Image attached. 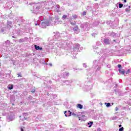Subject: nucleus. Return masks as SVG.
<instances>
[{
    "instance_id": "nucleus-1",
    "label": "nucleus",
    "mask_w": 131,
    "mask_h": 131,
    "mask_svg": "<svg viewBox=\"0 0 131 131\" xmlns=\"http://www.w3.org/2000/svg\"><path fill=\"white\" fill-rule=\"evenodd\" d=\"M54 18L53 17H51L50 19L47 22H41L39 24V26L42 27V28H46L47 26H53L54 24H55V21H53Z\"/></svg>"
},
{
    "instance_id": "nucleus-2",
    "label": "nucleus",
    "mask_w": 131,
    "mask_h": 131,
    "mask_svg": "<svg viewBox=\"0 0 131 131\" xmlns=\"http://www.w3.org/2000/svg\"><path fill=\"white\" fill-rule=\"evenodd\" d=\"M7 116V120L8 122L10 121H13L15 119V116H14V113L9 112L6 115Z\"/></svg>"
},
{
    "instance_id": "nucleus-3",
    "label": "nucleus",
    "mask_w": 131,
    "mask_h": 131,
    "mask_svg": "<svg viewBox=\"0 0 131 131\" xmlns=\"http://www.w3.org/2000/svg\"><path fill=\"white\" fill-rule=\"evenodd\" d=\"M64 114L66 117H68L69 116H71V114H72V113L70 112V111H68V112L66 111H64Z\"/></svg>"
},
{
    "instance_id": "nucleus-4",
    "label": "nucleus",
    "mask_w": 131,
    "mask_h": 131,
    "mask_svg": "<svg viewBox=\"0 0 131 131\" xmlns=\"http://www.w3.org/2000/svg\"><path fill=\"white\" fill-rule=\"evenodd\" d=\"M73 30L74 31H75L76 33H78V32L80 31L79 29H78V27L77 26H75L73 28Z\"/></svg>"
},
{
    "instance_id": "nucleus-5",
    "label": "nucleus",
    "mask_w": 131,
    "mask_h": 131,
    "mask_svg": "<svg viewBox=\"0 0 131 131\" xmlns=\"http://www.w3.org/2000/svg\"><path fill=\"white\" fill-rule=\"evenodd\" d=\"M62 75L64 78L67 77L69 76V73L63 72V73H62Z\"/></svg>"
},
{
    "instance_id": "nucleus-6",
    "label": "nucleus",
    "mask_w": 131,
    "mask_h": 131,
    "mask_svg": "<svg viewBox=\"0 0 131 131\" xmlns=\"http://www.w3.org/2000/svg\"><path fill=\"white\" fill-rule=\"evenodd\" d=\"M119 72L120 73V74H123L124 75H125V71L122 70H121L120 69H119Z\"/></svg>"
},
{
    "instance_id": "nucleus-7",
    "label": "nucleus",
    "mask_w": 131,
    "mask_h": 131,
    "mask_svg": "<svg viewBox=\"0 0 131 131\" xmlns=\"http://www.w3.org/2000/svg\"><path fill=\"white\" fill-rule=\"evenodd\" d=\"M104 42L105 45H109L110 43V40H109V39H105L104 40Z\"/></svg>"
},
{
    "instance_id": "nucleus-8",
    "label": "nucleus",
    "mask_w": 131,
    "mask_h": 131,
    "mask_svg": "<svg viewBox=\"0 0 131 131\" xmlns=\"http://www.w3.org/2000/svg\"><path fill=\"white\" fill-rule=\"evenodd\" d=\"M77 18V16L76 15H72L71 17L70 20H75Z\"/></svg>"
},
{
    "instance_id": "nucleus-9",
    "label": "nucleus",
    "mask_w": 131,
    "mask_h": 131,
    "mask_svg": "<svg viewBox=\"0 0 131 131\" xmlns=\"http://www.w3.org/2000/svg\"><path fill=\"white\" fill-rule=\"evenodd\" d=\"M34 47H35V49H36L37 50H40V51H41V50H42V48H40L39 47V46L35 45Z\"/></svg>"
},
{
    "instance_id": "nucleus-10",
    "label": "nucleus",
    "mask_w": 131,
    "mask_h": 131,
    "mask_svg": "<svg viewBox=\"0 0 131 131\" xmlns=\"http://www.w3.org/2000/svg\"><path fill=\"white\" fill-rule=\"evenodd\" d=\"M77 108H79V109H82L83 108V106L80 104H77Z\"/></svg>"
},
{
    "instance_id": "nucleus-11",
    "label": "nucleus",
    "mask_w": 131,
    "mask_h": 131,
    "mask_svg": "<svg viewBox=\"0 0 131 131\" xmlns=\"http://www.w3.org/2000/svg\"><path fill=\"white\" fill-rule=\"evenodd\" d=\"M84 89H86L85 91H90V90H91V88L88 85L84 86Z\"/></svg>"
},
{
    "instance_id": "nucleus-12",
    "label": "nucleus",
    "mask_w": 131,
    "mask_h": 131,
    "mask_svg": "<svg viewBox=\"0 0 131 131\" xmlns=\"http://www.w3.org/2000/svg\"><path fill=\"white\" fill-rule=\"evenodd\" d=\"M8 88L9 90H13V85L9 84V85H8Z\"/></svg>"
},
{
    "instance_id": "nucleus-13",
    "label": "nucleus",
    "mask_w": 131,
    "mask_h": 131,
    "mask_svg": "<svg viewBox=\"0 0 131 131\" xmlns=\"http://www.w3.org/2000/svg\"><path fill=\"white\" fill-rule=\"evenodd\" d=\"M79 45H77V47L76 48H74V51H78V48H79Z\"/></svg>"
},
{
    "instance_id": "nucleus-14",
    "label": "nucleus",
    "mask_w": 131,
    "mask_h": 131,
    "mask_svg": "<svg viewBox=\"0 0 131 131\" xmlns=\"http://www.w3.org/2000/svg\"><path fill=\"white\" fill-rule=\"evenodd\" d=\"M70 24H71V25H72L73 26H74V25H75V24H76V23L75 21L74 22H72L71 20L70 19Z\"/></svg>"
},
{
    "instance_id": "nucleus-15",
    "label": "nucleus",
    "mask_w": 131,
    "mask_h": 131,
    "mask_svg": "<svg viewBox=\"0 0 131 131\" xmlns=\"http://www.w3.org/2000/svg\"><path fill=\"white\" fill-rule=\"evenodd\" d=\"M72 115L73 116H74L75 117H78V115H77V114H75L74 113H72Z\"/></svg>"
},
{
    "instance_id": "nucleus-16",
    "label": "nucleus",
    "mask_w": 131,
    "mask_h": 131,
    "mask_svg": "<svg viewBox=\"0 0 131 131\" xmlns=\"http://www.w3.org/2000/svg\"><path fill=\"white\" fill-rule=\"evenodd\" d=\"M130 6H129L128 8H126L125 9V11L127 12H129V11L130 10Z\"/></svg>"
},
{
    "instance_id": "nucleus-17",
    "label": "nucleus",
    "mask_w": 131,
    "mask_h": 131,
    "mask_svg": "<svg viewBox=\"0 0 131 131\" xmlns=\"http://www.w3.org/2000/svg\"><path fill=\"white\" fill-rule=\"evenodd\" d=\"M28 115L26 113H24L23 114V116L24 117L25 119H26V117H27Z\"/></svg>"
},
{
    "instance_id": "nucleus-18",
    "label": "nucleus",
    "mask_w": 131,
    "mask_h": 131,
    "mask_svg": "<svg viewBox=\"0 0 131 131\" xmlns=\"http://www.w3.org/2000/svg\"><path fill=\"white\" fill-rule=\"evenodd\" d=\"M123 7V4H119V9H121V8H122Z\"/></svg>"
},
{
    "instance_id": "nucleus-19",
    "label": "nucleus",
    "mask_w": 131,
    "mask_h": 131,
    "mask_svg": "<svg viewBox=\"0 0 131 131\" xmlns=\"http://www.w3.org/2000/svg\"><path fill=\"white\" fill-rule=\"evenodd\" d=\"M92 125H93V122H90V123H88V125H89V126H88L89 127H91Z\"/></svg>"
},
{
    "instance_id": "nucleus-20",
    "label": "nucleus",
    "mask_w": 131,
    "mask_h": 131,
    "mask_svg": "<svg viewBox=\"0 0 131 131\" xmlns=\"http://www.w3.org/2000/svg\"><path fill=\"white\" fill-rule=\"evenodd\" d=\"M105 105L106 107H110L111 104H110V103H105Z\"/></svg>"
},
{
    "instance_id": "nucleus-21",
    "label": "nucleus",
    "mask_w": 131,
    "mask_h": 131,
    "mask_svg": "<svg viewBox=\"0 0 131 131\" xmlns=\"http://www.w3.org/2000/svg\"><path fill=\"white\" fill-rule=\"evenodd\" d=\"M130 73V70H128L126 72H125V74H128Z\"/></svg>"
},
{
    "instance_id": "nucleus-22",
    "label": "nucleus",
    "mask_w": 131,
    "mask_h": 131,
    "mask_svg": "<svg viewBox=\"0 0 131 131\" xmlns=\"http://www.w3.org/2000/svg\"><path fill=\"white\" fill-rule=\"evenodd\" d=\"M102 53H103V50L98 52V55H101V54H102Z\"/></svg>"
},
{
    "instance_id": "nucleus-23",
    "label": "nucleus",
    "mask_w": 131,
    "mask_h": 131,
    "mask_svg": "<svg viewBox=\"0 0 131 131\" xmlns=\"http://www.w3.org/2000/svg\"><path fill=\"white\" fill-rule=\"evenodd\" d=\"M97 60H95L94 62H93V64L94 65H95V66H97Z\"/></svg>"
},
{
    "instance_id": "nucleus-24",
    "label": "nucleus",
    "mask_w": 131,
    "mask_h": 131,
    "mask_svg": "<svg viewBox=\"0 0 131 131\" xmlns=\"http://www.w3.org/2000/svg\"><path fill=\"white\" fill-rule=\"evenodd\" d=\"M66 18H67V15H63V16H62V19H63V20H65V19H66Z\"/></svg>"
},
{
    "instance_id": "nucleus-25",
    "label": "nucleus",
    "mask_w": 131,
    "mask_h": 131,
    "mask_svg": "<svg viewBox=\"0 0 131 131\" xmlns=\"http://www.w3.org/2000/svg\"><path fill=\"white\" fill-rule=\"evenodd\" d=\"M6 45H8V46H9V45H10V41L9 40H7L6 42Z\"/></svg>"
},
{
    "instance_id": "nucleus-26",
    "label": "nucleus",
    "mask_w": 131,
    "mask_h": 131,
    "mask_svg": "<svg viewBox=\"0 0 131 131\" xmlns=\"http://www.w3.org/2000/svg\"><path fill=\"white\" fill-rule=\"evenodd\" d=\"M24 41V39H20L19 40V42H23Z\"/></svg>"
},
{
    "instance_id": "nucleus-27",
    "label": "nucleus",
    "mask_w": 131,
    "mask_h": 131,
    "mask_svg": "<svg viewBox=\"0 0 131 131\" xmlns=\"http://www.w3.org/2000/svg\"><path fill=\"white\" fill-rule=\"evenodd\" d=\"M83 16H85L86 15V12L85 11H84L82 13Z\"/></svg>"
},
{
    "instance_id": "nucleus-28",
    "label": "nucleus",
    "mask_w": 131,
    "mask_h": 131,
    "mask_svg": "<svg viewBox=\"0 0 131 131\" xmlns=\"http://www.w3.org/2000/svg\"><path fill=\"white\" fill-rule=\"evenodd\" d=\"M119 130V131H123V127H122L120 128Z\"/></svg>"
},
{
    "instance_id": "nucleus-29",
    "label": "nucleus",
    "mask_w": 131,
    "mask_h": 131,
    "mask_svg": "<svg viewBox=\"0 0 131 131\" xmlns=\"http://www.w3.org/2000/svg\"><path fill=\"white\" fill-rule=\"evenodd\" d=\"M83 67H84L85 68H86V67H88V66L85 64V63H83Z\"/></svg>"
},
{
    "instance_id": "nucleus-30",
    "label": "nucleus",
    "mask_w": 131,
    "mask_h": 131,
    "mask_svg": "<svg viewBox=\"0 0 131 131\" xmlns=\"http://www.w3.org/2000/svg\"><path fill=\"white\" fill-rule=\"evenodd\" d=\"M11 24H12V22L9 21V22L8 23V25H9V26H11Z\"/></svg>"
},
{
    "instance_id": "nucleus-31",
    "label": "nucleus",
    "mask_w": 131,
    "mask_h": 131,
    "mask_svg": "<svg viewBox=\"0 0 131 131\" xmlns=\"http://www.w3.org/2000/svg\"><path fill=\"white\" fill-rule=\"evenodd\" d=\"M40 61H42L43 63H46V60H45V59H40Z\"/></svg>"
},
{
    "instance_id": "nucleus-32",
    "label": "nucleus",
    "mask_w": 131,
    "mask_h": 131,
    "mask_svg": "<svg viewBox=\"0 0 131 131\" xmlns=\"http://www.w3.org/2000/svg\"><path fill=\"white\" fill-rule=\"evenodd\" d=\"M64 82L67 83V84H68V83H69L70 82L68 80H66L64 81Z\"/></svg>"
},
{
    "instance_id": "nucleus-33",
    "label": "nucleus",
    "mask_w": 131,
    "mask_h": 131,
    "mask_svg": "<svg viewBox=\"0 0 131 131\" xmlns=\"http://www.w3.org/2000/svg\"><path fill=\"white\" fill-rule=\"evenodd\" d=\"M118 68H121V65L118 64Z\"/></svg>"
},
{
    "instance_id": "nucleus-34",
    "label": "nucleus",
    "mask_w": 131,
    "mask_h": 131,
    "mask_svg": "<svg viewBox=\"0 0 131 131\" xmlns=\"http://www.w3.org/2000/svg\"><path fill=\"white\" fill-rule=\"evenodd\" d=\"M115 111H118V107H116L115 108Z\"/></svg>"
},
{
    "instance_id": "nucleus-35",
    "label": "nucleus",
    "mask_w": 131,
    "mask_h": 131,
    "mask_svg": "<svg viewBox=\"0 0 131 131\" xmlns=\"http://www.w3.org/2000/svg\"><path fill=\"white\" fill-rule=\"evenodd\" d=\"M97 131H101V128L97 129Z\"/></svg>"
},
{
    "instance_id": "nucleus-36",
    "label": "nucleus",
    "mask_w": 131,
    "mask_h": 131,
    "mask_svg": "<svg viewBox=\"0 0 131 131\" xmlns=\"http://www.w3.org/2000/svg\"><path fill=\"white\" fill-rule=\"evenodd\" d=\"M21 131H24V129H23V128H21Z\"/></svg>"
},
{
    "instance_id": "nucleus-37",
    "label": "nucleus",
    "mask_w": 131,
    "mask_h": 131,
    "mask_svg": "<svg viewBox=\"0 0 131 131\" xmlns=\"http://www.w3.org/2000/svg\"><path fill=\"white\" fill-rule=\"evenodd\" d=\"M31 92H32V93H35V90H34V91H31Z\"/></svg>"
},
{
    "instance_id": "nucleus-38",
    "label": "nucleus",
    "mask_w": 131,
    "mask_h": 131,
    "mask_svg": "<svg viewBox=\"0 0 131 131\" xmlns=\"http://www.w3.org/2000/svg\"><path fill=\"white\" fill-rule=\"evenodd\" d=\"M50 66H52V63H49Z\"/></svg>"
},
{
    "instance_id": "nucleus-39",
    "label": "nucleus",
    "mask_w": 131,
    "mask_h": 131,
    "mask_svg": "<svg viewBox=\"0 0 131 131\" xmlns=\"http://www.w3.org/2000/svg\"><path fill=\"white\" fill-rule=\"evenodd\" d=\"M85 117V116H82V118H84Z\"/></svg>"
},
{
    "instance_id": "nucleus-40",
    "label": "nucleus",
    "mask_w": 131,
    "mask_h": 131,
    "mask_svg": "<svg viewBox=\"0 0 131 131\" xmlns=\"http://www.w3.org/2000/svg\"><path fill=\"white\" fill-rule=\"evenodd\" d=\"M124 3H126V0H124Z\"/></svg>"
},
{
    "instance_id": "nucleus-41",
    "label": "nucleus",
    "mask_w": 131,
    "mask_h": 131,
    "mask_svg": "<svg viewBox=\"0 0 131 131\" xmlns=\"http://www.w3.org/2000/svg\"><path fill=\"white\" fill-rule=\"evenodd\" d=\"M119 127H121L122 125L120 124L119 125Z\"/></svg>"
},
{
    "instance_id": "nucleus-42",
    "label": "nucleus",
    "mask_w": 131,
    "mask_h": 131,
    "mask_svg": "<svg viewBox=\"0 0 131 131\" xmlns=\"http://www.w3.org/2000/svg\"><path fill=\"white\" fill-rule=\"evenodd\" d=\"M98 71H99V70H100V68H99L98 69H97Z\"/></svg>"
},
{
    "instance_id": "nucleus-43",
    "label": "nucleus",
    "mask_w": 131,
    "mask_h": 131,
    "mask_svg": "<svg viewBox=\"0 0 131 131\" xmlns=\"http://www.w3.org/2000/svg\"><path fill=\"white\" fill-rule=\"evenodd\" d=\"M107 67L110 68V65L107 66Z\"/></svg>"
},
{
    "instance_id": "nucleus-44",
    "label": "nucleus",
    "mask_w": 131,
    "mask_h": 131,
    "mask_svg": "<svg viewBox=\"0 0 131 131\" xmlns=\"http://www.w3.org/2000/svg\"><path fill=\"white\" fill-rule=\"evenodd\" d=\"M18 77L20 76V75L18 74Z\"/></svg>"
},
{
    "instance_id": "nucleus-45",
    "label": "nucleus",
    "mask_w": 131,
    "mask_h": 131,
    "mask_svg": "<svg viewBox=\"0 0 131 131\" xmlns=\"http://www.w3.org/2000/svg\"><path fill=\"white\" fill-rule=\"evenodd\" d=\"M114 41H115V40H114Z\"/></svg>"
},
{
    "instance_id": "nucleus-46",
    "label": "nucleus",
    "mask_w": 131,
    "mask_h": 131,
    "mask_svg": "<svg viewBox=\"0 0 131 131\" xmlns=\"http://www.w3.org/2000/svg\"><path fill=\"white\" fill-rule=\"evenodd\" d=\"M2 118V117H0V119Z\"/></svg>"
},
{
    "instance_id": "nucleus-47",
    "label": "nucleus",
    "mask_w": 131,
    "mask_h": 131,
    "mask_svg": "<svg viewBox=\"0 0 131 131\" xmlns=\"http://www.w3.org/2000/svg\"><path fill=\"white\" fill-rule=\"evenodd\" d=\"M57 7H59V5H58Z\"/></svg>"
},
{
    "instance_id": "nucleus-48",
    "label": "nucleus",
    "mask_w": 131,
    "mask_h": 131,
    "mask_svg": "<svg viewBox=\"0 0 131 131\" xmlns=\"http://www.w3.org/2000/svg\"><path fill=\"white\" fill-rule=\"evenodd\" d=\"M95 1H97V0H95Z\"/></svg>"
}]
</instances>
